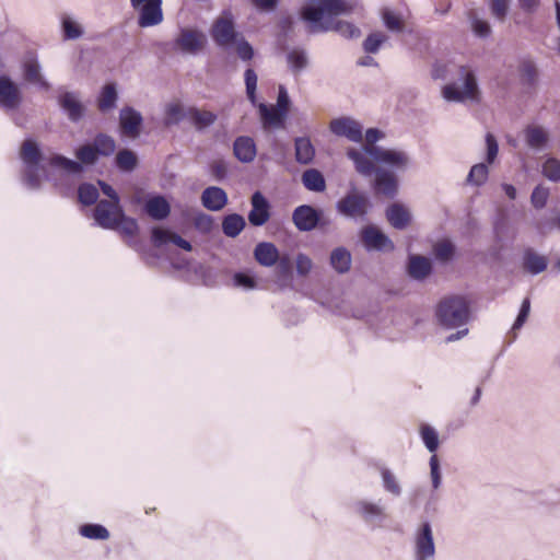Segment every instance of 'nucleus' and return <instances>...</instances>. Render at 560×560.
<instances>
[{
	"mask_svg": "<svg viewBox=\"0 0 560 560\" xmlns=\"http://www.w3.org/2000/svg\"><path fill=\"white\" fill-rule=\"evenodd\" d=\"M372 207L369 196L353 188L336 202L337 211L347 218L364 219Z\"/></svg>",
	"mask_w": 560,
	"mask_h": 560,
	"instance_id": "6",
	"label": "nucleus"
},
{
	"mask_svg": "<svg viewBox=\"0 0 560 560\" xmlns=\"http://www.w3.org/2000/svg\"><path fill=\"white\" fill-rule=\"evenodd\" d=\"M228 195L218 186L207 187L201 194L202 206L210 211H220L228 203Z\"/></svg>",
	"mask_w": 560,
	"mask_h": 560,
	"instance_id": "23",
	"label": "nucleus"
},
{
	"mask_svg": "<svg viewBox=\"0 0 560 560\" xmlns=\"http://www.w3.org/2000/svg\"><path fill=\"white\" fill-rule=\"evenodd\" d=\"M530 312V300L528 298H525L521 304V308L518 312V315L512 326V331L515 332L516 330L521 329L525 322L528 318ZM516 338V334H514L513 339Z\"/></svg>",
	"mask_w": 560,
	"mask_h": 560,
	"instance_id": "59",
	"label": "nucleus"
},
{
	"mask_svg": "<svg viewBox=\"0 0 560 560\" xmlns=\"http://www.w3.org/2000/svg\"><path fill=\"white\" fill-rule=\"evenodd\" d=\"M259 116L265 129L276 128L280 129L284 127L287 115L277 109L275 106L269 107L268 105L260 103L258 105Z\"/></svg>",
	"mask_w": 560,
	"mask_h": 560,
	"instance_id": "26",
	"label": "nucleus"
},
{
	"mask_svg": "<svg viewBox=\"0 0 560 560\" xmlns=\"http://www.w3.org/2000/svg\"><path fill=\"white\" fill-rule=\"evenodd\" d=\"M323 211L310 205H301L293 210L292 221L300 232H310L316 229L322 219Z\"/></svg>",
	"mask_w": 560,
	"mask_h": 560,
	"instance_id": "14",
	"label": "nucleus"
},
{
	"mask_svg": "<svg viewBox=\"0 0 560 560\" xmlns=\"http://www.w3.org/2000/svg\"><path fill=\"white\" fill-rule=\"evenodd\" d=\"M520 74L523 84L535 88L538 81V70L532 60H524L520 65Z\"/></svg>",
	"mask_w": 560,
	"mask_h": 560,
	"instance_id": "46",
	"label": "nucleus"
},
{
	"mask_svg": "<svg viewBox=\"0 0 560 560\" xmlns=\"http://www.w3.org/2000/svg\"><path fill=\"white\" fill-rule=\"evenodd\" d=\"M350 11L351 7L345 0H316L301 9V18L316 30L320 27L319 22L324 16H338Z\"/></svg>",
	"mask_w": 560,
	"mask_h": 560,
	"instance_id": "3",
	"label": "nucleus"
},
{
	"mask_svg": "<svg viewBox=\"0 0 560 560\" xmlns=\"http://www.w3.org/2000/svg\"><path fill=\"white\" fill-rule=\"evenodd\" d=\"M522 267L529 275L536 276L547 269L548 259L546 256L538 254L533 248L527 247L523 252Z\"/></svg>",
	"mask_w": 560,
	"mask_h": 560,
	"instance_id": "24",
	"label": "nucleus"
},
{
	"mask_svg": "<svg viewBox=\"0 0 560 560\" xmlns=\"http://www.w3.org/2000/svg\"><path fill=\"white\" fill-rule=\"evenodd\" d=\"M550 191L549 188L537 185L530 195V202L535 209H542L546 207Z\"/></svg>",
	"mask_w": 560,
	"mask_h": 560,
	"instance_id": "54",
	"label": "nucleus"
},
{
	"mask_svg": "<svg viewBox=\"0 0 560 560\" xmlns=\"http://www.w3.org/2000/svg\"><path fill=\"white\" fill-rule=\"evenodd\" d=\"M124 211L119 203H110L108 200H101L94 209L95 223L103 228L115 230L118 221V215Z\"/></svg>",
	"mask_w": 560,
	"mask_h": 560,
	"instance_id": "17",
	"label": "nucleus"
},
{
	"mask_svg": "<svg viewBox=\"0 0 560 560\" xmlns=\"http://www.w3.org/2000/svg\"><path fill=\"white\" fill-rule=\"evenodd\" d=\"M542 175L553 183L560 182V160L548 158L542 164Z\"/></svg>",
	"mask_w": 560,
	"mask_h": 560,
	"instance_id": "52",
	"label": "nucleus"
},
{
	"mask_svg": "<svg viewBox=\"0 0 560 560\" xmlns=\"http://www.w3.org/2000/svg\"><path fill=\"white\" fill-rule=\"evenodd\" d=\"M163 0H130L131 8L138 12V25L151 27L163 21Z\"/></svg>",
	"mask_w": 560,
	"mask_h": 560,
	"instance_id": "8",
	"label": "nucleus"
},
{
	"mask_svg": "<svg viewBox=\"0 0 560 560\" xmlns=\"http://www.w3.org/2000/svg\"><path fill=\"white\" fill-rule=\"evenodd\" d=\"M61 31L66 40H75L84 33L82 25L68 14L61 18Z\"/></svg>",
	"mask_w": 560,
	"mask_h": 560,
	"instance_id": "43",
	"label": "nucleus"
},
{
	"mask_svg": "<svg viewBox=\"0 0 560 560\" xmlns=\"http://www.w3.org/2000/svg\"><path fill=\"white\" fill-rule=\"evenodd\" d=\"M525 139L529 148L541 150L546 147L549 136L548 132L539 126H528L525 129Z\"/></svg>",
	"mask_w": 560,
	"mask_h": 560,
	"instance_id": "40",
	"label": "nucleus"
},
{
	"mask_svg": "<svg viewBox=\"0 0 560 560\" xmlns=\"http://www.w3.org/2000/svg\"><path fill=\"white\" fill-rule=\"evenodd\" d=\"M430 478L433 490H439L442 485V472L440 460L436 454H433L429 460Z\"/></svg>",
	"mask_w": 560,
	"mask_h": 560,
	"instance_id": "57",
	"label": "nucleus"
},
{
	"mask_svg": "<svg viewBox=\"0 0 560 560\" xmlns=\"http://www.w3.org/2000/svg\"><path fill=\"white\" fill-rule=\"evenodd\" d=\"M187 117L197 130H203L217 120V115L212 112L200 110L197 107H190L187 110Z\"/></svg>",
	"mask_w": 560,
	"mask_h": 560,
	"instance_id": "37",
	"label": "nucleus"
},
{
	"mask_svg": "<svg viewBox=\"0 0 560 560\" xmlns=\"http://www.w3.org/2000/svg\"><path fill=\"white\" fill-rule=\"evenodd\" d=\"M115 230L120 231L122 234L132 236L138 232V223L137 220L130 217H127L124 212L118 215V221Z\"/></svg>",
	"mask_w": 560,
	"mask_h": 560,
	"instance_id": "53",
	"label": "nucleus"
},
{
	"mask_svg": "<svg viewBox=\"0 0 560 560\" xmlns=\"http://www.w3.org/2000/svg\"><path fill=\"white\" fill-rule=\"evenodd\" d=\"M488 176H489L488 166L485 163H478V164H475L471 166V168L467 175L466 182L469 185L479 187L487 182Z\"/></svg>",
	"mask_w": 560,
	"mask_h": 560,
	"instance_id": "47",
	"label": "nucleus"
},
{
	"mask_svg": "<svg viewBox=\"0 0 560 560\" xmlns=\"http://www.w3.org/2000/svg\"><path fill=\"white\" fill-rule=\"evenodd\" d=\"M330 131L338 136L345 137L352 142H361L363 139V129L359 121L351 117L335 118L329 124Z\"/></svg>",
	"mask_w": 560,
	"mask_h": 560,
	"instance_id": "15",
	"label": "nucleus"
},
{
	"mask_svg": "<svg viewBox=\"0 0 560 560\" xmlns=\"http://www.w3.org/2000/svg\"><path fill=\"white\" fill-rule=\"evenodd\" d=\"M57 103L67 118L78 124L85 116L86 107L80 100L78 92L63 91L57 97Z\"/></svg>",
	"mask_w": 560,
	"mask_h": 560,
	"instance_id": "11",
	"label": "nucleus"
},
{
	"mask_svg": "<svg viewBox=\"0 0 560 560\" xmlns=\"http://www.w3.org/2000/svg\"><path fill=\"white\" fill-rule=\"evenodd\" d=\"M362 150L375 162L389 165L398 171H405L410 162L409 155L400 150L383 147H363Z\"/></svg>",
	"mask_w": 560,
	"mask_h": 560,
	"instance_id": "9",
	"label": "nucleus"
},
{
	"mask_svg": "<svg viewBox=\"0 0 560 560\" xmlns=\"http://www.w3.org/2000/svg\"><path fill=\"white\" fill-rule=\"evenodd\" d=\"M382 19L384 22V25L387 30L392 32H402L404 31V22L400 20L399 16L395 15L389 10H384L382 14Z\"/></svg>",
	"mask_w": 560,
	"mask_h": 560,
	"instance_id": "61",
	"label": "nucleus"
},
{
	"mask_svg": "<svg viewBox=\"0 0 560 560\" xmlns=\"http://www.w3.org/2000/svg\"><path fill=\"white\" fill-rule=\"evenodd\" d=\"M42 68L36 59L23 63V78L26 82L37 85L40 90L49 91L50 83L43 77Z\"/></svg>",
	"mask_w": 560,
	"mask_h": 560,
	"instance_id": "29",
	"label": "nucleus"
},
{
	"mask_svg": "<svg viewBox=\"0 0 560 560\" xmlns=\"http://www.w3.org/2000/svg\"><path fill=\"white\" fill-rule=\"evenodd\" d=\"M235 158L242 163H249L256 156V144L250 137H237L233 144Z\"/></svg>",
	"mask_w": 560,
	"mask_h": 560,
	"instance_id": "31",
	"label": "nucleus"
},
{
	"mask_svg": "<svg viewBox=\"0 0 560 560\" xmlns=\"http://www.w3.org/2000/svg\"><path fill=\"white\" fill-rule=\"evenodd\" d=\"M294 158L301 165H310L315 159V148L308 137L294 139Z\"/></svg>",
	"mask_w": 560,
	"mask_h": 560,
	"instance_id": "30",
	"label": "nucleus"
},
{
	"mask_svg": "<svg viewBox=\"0 0 560 560\" xmlns=\"http://www.w3.org/2000/svg\"><path fill=\"white\" fill-rule=\"evenodd\" d=\"M252 209L248 212L247 219L253 226H262L270 219V202L262 195L261 191H255L250 197Z\"/></svg>",
	"mask_w": 560,
	"mask_h": 560,
	"instance_id": "18",
	"label": "nucleus"
},
{
	"mask_svg": "<svg viewBox=\"0 0 560 560\" xmlns=\"http://www.w3.org/2000/svg\"><path fill=\"white\" fill-rule=\"evenodd\" d=\"M24 101L23 91L9 74L0 73V109L4 113L18 110Z\"/></svg>",
	"mask_w": 560,
	"mask_h": 560,
	"instance_id": "7",
	"label": "nucleus"
},
{
	"mask_svg": "<svg viewBox=\"0 0 560 560\" xmlns=\"http://www.w3.org/2000/svg\"><path fill=\"white\" fill-rule=\"evenodd\" d=\"M380 474L384 490L394 497H400L402 493V489L397 477L393 474V471L387 467L383 466L380 468Z\"/></svg>",
	"mask_w": 560,
	"mask_h": 560,
	"instance_id": "45",
	"label": "nucleus"
},
{
	"mask_svg": "<svg viewBox=\"0 0 560 560\" xmlns=\"http://www.w3.org/2000/svg\"><path fill=\"white\" fill-rule=\"evenodd\" d=\"M211 36L218 46L226 48L233 45L242 35L235 30L232 15L224 12L222 16L214 21Z\"/></svg>",
	"mask_w": 560,
	"mask_h": 560,
	"instance_id": "10",
	"label": "nucleus"
},
{
	"mask_svg": "<svg viewBox=\"0 0 560 560\" xmlns=\"http://www.w3.org/2000/svg\"><path fill=\"white\" fill-rule=\"evenodd\" d=\"M436 319L444 329H457L445 338L446 343L455 342L468 335L466 325L470 318L468 301L459 295L443 299L436 307Z\"/></svg>",
	"mask_w": 560,
	"mask_h": 560,
	"instance_id": "1",
	"label": "nucleus"
},
{
	"mask_svg": "<svg viewBox=\"0 0 560 560\" xmlns=\"http://www.w3.org/2000/svg\"><path fill=\"white\" fill-rule=\"evenodd\" d=\"M351 253L346 247L339 246L331 250L329 264L337 273H347L351 268Z\"/></svg>",
	"mask_w": 560,
	"mask_h": 560,
	"instance_id": "34",
	"label": "nucleus"
},
{
	"mask_svg": "<svg viewBox=\"0 0 560 560\" xmlns=\"http://www.w3.org/2000/svg\"><path fill=\"white\" fill-rule=\"evenodd\" d=\"M144 210L152 219L161 221L170 215L171 206L163 196L159 195L147 200Z\"/></svg>",
	"mask_w": 560,
	"mask_h": 560,
	"instance_id": "33",
	"label": "nucleus"
},
{
	"mask_svg": "<svg viewBox=\"0 0 560 560\" xmlns=\"http://www.w3.org/2000/svg\"><path fill=\"white\" fill-rule=\"evenodd\" d=\"M236 46V54L238 58L243 61H249L254 57V48L253 46L244 38V36H240V38L234 43Z\"/></svg>",
	"mask_w": 560,
	"mask_h": 560,
	"instance_id": "62",
	"label": "nucleus"
},
{
	"mask_svg": "<svg viewBox=\"0 0 560 560\" xmlns=\"http://www.w3.org/2000/svg\"><path fill=\"white\" fill-rule=\"evenodd\" d=\"M98 196V190L93 184L83 183L78 188L79 201L84 206L94 205L97 201Z\"/></svg>",
	"mask_w": 560,
	"mask_h": 560,
	"instance_id": "49",
	"label": "nucleus"
},
{
	"mask_svg": "<svg viewBox=\"0 0 560 560\" xmlns=\"http://www.w3.org/2000/svg\"><path fill=\"white\" fill-rule=\"evenodd\" d=\"M254 258L264 267H272L279 259V250L273 243L260 242L254 248Z\"/></svg>",
	"mask_w": 560,
	"mask_h": 560,
	"instance_id": "27",
	"label": "nucleus"
},
{
	"mask_svg": "<svg viewBox=\"0 0 560 560\" xmlns=\"http://www.w3.org/2000/svg\"><path fill=\"white\" fill-rule=\"evenodd\" d=\"M387 40V36L382 32H373L368 35L362 46L366 54H376L382 45Z\"/></svg>",
	"mask_w": 560,
	"mask_h": 560,
	"instance_id": "51",
	"label": "nucleus"
},
{
	"mask_svg": "<svg viewBox=\"0 0 560 560\" xmlns=\"http://www.w3.org/2000/svg\"><path fill=\"white\" fill-rule=\"evenodd\" d=\"M20 156L24 163L23 183L31 190H37L42 187V174L45 172L40 166L43 153L36 141L26 139L22 147Z\"/></svg>",
	"mask_w": 560,
	"mask_h": 560,
	"instance_id": "2",
	"label": "nucleus"
},
{
	"mask_svg": "<svg viewBox=\"0 0 560 560\" xmlns=\"http://www.w3.org/2000/svg\"><path fill=\"white\" fill-rule=\"evenodd\" d=\"M374 189L386 197L393 198L397 194L398 180L392 172L378 167L375 171Z\"/></svg>",
	"mask_w": 560,
	"mask_h": 560,
	"instance_id": "22",
	"label": "nucleus"
},
{
	"mask_svg": "<svg viewBox=\"0 0 560 560\" xmlns=\"http://www.w3.org/2000/svg\"><path fill=\"white\" fill-rule=\"evenodd\" d=\"M486 161L487 163L492 164L498 156L499 144L495 137L491 132L486 135Z\"/></svg>",
	"mask_w": 560,
	"mask_h": 560,
	"instance_id": "63",
	"label": "nucleus"
},
{
	"mask_svg": "<svg viewBox=\"0 0 560 560\" xmlns=\"http://www.w3.org/2000/svg\"><path fill=\"white\" fill-rule=\"evenodd\" d=\"M432 272L431 260L421 255L409 257L408 273L415 280H423Z\"/></svg>",
	"mask_w": 560,
	"mask_h": 560,
	"instance_id": "32",
	"label": "nucleus"
},
{
	"mask_svg": "<svg viewBox=\"0 0 560 560\" xmlns=\"http://www.w3.org/2000/svg\"><path fill=\"white\" fill-rule=\"evenodd\" d=\"M360 238L368 252H390L395 248L393 241L374 225L364 226L360 231Z\"/></svg>",
	"mask_w": 560,
	"mask_h": 560,
	"instance_id": "12",
	"label": "nucleus"
},
{
	"mask_svg": "<svg viewBox=\"0 0 560 560\" xmlns=\"http://www.w3.org/2000/svg\"><path fill=\"white\" fill-rule=\"evenodd\" d=\"M115 164L119 171L131 173L138 166V156L130 149H121L116 154Z\"/></svg>",
	"mask_w": 560,
	"mask_h": 560,
	"instance_id": "41",
	"label": "nucleus"
},
{
	"mask_svg": "<svg viewBox=\"0 0 560 560\" xmlns=\"http://www.w3.org/2000/svg\"><path fill=\"white\" fill-rule=\"evenodd\" d=\"M186 116H187V113L186 114L184 113V110L179 104H171L166 108L165 125L166 126L177 125Z\"/></svg>",
	"mask_w": 560,
	"mask_h": 560,
	"instance_id": "60",
	"label": "nucleus"
},
{
	"mask_svg": "<svg viewBox=\"0 0 560 560\" xmlns=\"http://www.w3.org/2000/svg\"><path fill=\"white\" fill-rule=\"evenodd\" d=\"M143 117L131 106H125L119 112V128L122 136L137 139L141 133Z\"/></svg>",
	"mask_w": 560,
	"mask_h": 560,
	"instance_id": "16",
	"label": "nucleus"
},
{
	"mask_svg": "<svg viewBox=\"0 0 560 560\" xmlns=\"http://www.w3.org/2000/svg\"><path fill=\"white\" fill-rule=\"evenodd\" d=\"M118 92L115 83L105 84L97 97V108L101 113H108L116 108Z\"/></svg>",
	"mask_w": 560,
	"mask_h": 560,
	"instance_id": "36",
	"label": "nucleus"
},
{
	"mask_svg": "<svg viewBox=\"0 0 560 560\" xmlns=\"http://www.w3.org/2000/svg\"><path fill=\"white\" fill-rule=\"evenodd\" d=\"M455 246L450 241H442L435 244L434 255L441 261H448L454 257Z\"/></svg>",
	"mask_w": 560,
	"mask_h": 560,
	"instance_id": "56",
	"label": "nucleus"
},
{
	"mask_svg": "<svg viewBox=\"0 0 560 560\" xmlns=\"http://www.w3.org/2000/svg\"><path fill=\"white\" fill-rule=\"evenodd\" d=\"M151 240L155 247H162L167 243H173L174 245L178 246L179 248L186 252H190L192 249L191 244L177 233H173L166 229L158 226L152 229Z\"/></svg>",
	"mask_w": 560,
	"mask_h": 560,
	"instance_id": "21",
	"label": "nucleus"
},
{
	"mask_svg": "<svg viewBox=\"0 0 560 560\" xmlns=\"http://www.w3.org/2000/svg\"><path fill=\"white\" fill-rule=\"evenodd\" d=\"M510 0H489V8L492 15L503 22L509 12Z\"/></svg>",
	"mask_w": 560,
	"mask_h": 560,
	"instance_id": "58",
	"label": "nucleus"
},
{
	"mask_svg": "<svg viewBox=\"0 0 560 560\" xmlns=\"http://www.w3.org/2000/svg\"><path fill=\"white\" fill-rule=\"evenodd\" d=\"M537 229L541 233H548L552 230H560V212L552 219L540 220L537 223Z\"/></svg>",
	"mask_w": 560,
	"mask_h": 560,
	"instance_id": "64",
	"label": "nucleus"
},
{
	"mask_svg": "<svg viewBox=\"0 0 560 560\" xmlns=\"http://www.w3.org/2000/svg\"><path fill=\"white\" fill-rule=\"evenodd\" d=\"M246 95L252 104L256 103L257 74L254 69L248 68L244 73Z\"/></svg>",
	"mask_w": 560,
	"mask_h": 560,
	"instance_id": "55",
	"label": "nucleus"
},
{
	"mask_svg": "<svg viewBox=\"0 0 560 560\" xmlns=\"http://www.w3.org/2000/svg\"><path fill=\"white\" fill-rule=\"evenodd\" d=\"M459 77L463 80L462 86L457 83L446 84L442 94L448 102H465L466 100L478 101L479 89L474 72L468 71L465 67H459Z\"/></svg>",
	"mask_w": 560,
	"mask_h": 560,
	"instance_id": "5",
	"label": "nucleus"
},
{
	"mask_svg": "<svg viewBox=\"0 0 560 560\" xmlns=\"http://www.w3.org/2000/svg\"><path fill=\"white\" fill-rule=\"evenodd\" d=\"M353 510L365 523L381 522L386 517L385 508L380 503L368 500H359L353 504Z\"/></svg>",
	"mask_w": 560,
	"mask_h": 560,
	"instance_id": "20",
	"label": "nucleus"
},
{
	"mask_svg": "<svg viewBox=\"0 0 560 560\" xmlns=\"http://www.w3.org/2000/svg\"><path fill=\"white\" fill-rule=\"evenodd\" d=\"M287 61L290 70L298 74L307 67L308 57L304 49L293 48L287 54Z\"/></svg>",
	"mask_w": 560,
	"mask_h": 560,
	"instance_id": "42",
	"label": "nucleus"
},
{
	"mask_svg": "<svg viewBox=\"0 0 560 560\" xmlns=\"http://www.w3.org/2000/svg\"><path fill=\"white\" fill-rule=\"evenodd\" d=\"M303 186L314 192H323L326 189L324 175L316 168H307L302 174Z\"/></svg>",
	"mask_w": 560,
	"mask_h": 560,
	"instance_id": "39",
	"label": "nucleus"
},
{
	"mask_svg": "<svg viewBox=\"0 0 560 560\" xmlns=\"http://www.w3.org/2000/svg\"><path fill=\"white\" fill-rule=\"evenodd\" d=\"M386 219L394 229L401 231L409 225L411 214L404 205L395 202L387 207Z\"/></svg>",
	"mask_w": 560,
	"mask_h": 560,
	"instance_id": "25",
	"label": "nucleus"
},
{
	"mask_svg": "<svg viewBox=\"0 0 560 560\" xmlns=\"http://www.w3.org/2000/svg\"><path fill=\"white\" fill-rule=\"evenodd\" d=\"M222 232L225 236L235 238L246 226V221L243 215L238 213H231L222 220Z\"/></svg>",
	"mask_w": 560,
	"mask_h": 560,
	"instance_id": "38",
	"label": "nucleus"
},
{
	"mask_svg": "<svg viewBox=\"0 0 560 560\" xmlns=\"http://www.w3.org/2000/svg\"><path fill=\"white\" fill-rule=\"evenodd\" d=\"M98 156H110L116 150V142L109 135L100 132L92 142Z\"/></svg>",
	"mask_w": 560,
	"mask_h": 560,
	"instance_id": "44",
	"label": "nucleus"
},
{
	"mask_svg": "<svg viewBox=\"0 0 560 560\" xmlns=\"http://www.w3.org/2000/svg\"><path fill=\"white\" fill-rule=\"evenodd\" d=\"M434 556L435 545L432 527L429 522H424L416 535L415 560H433Z\"/></svg>",
	"mask_w": 560,
	"mask_h": 560,
	"instance_id": "13",
	"label": "nucleus"
},
{
	"mask_svg": "<svg viewBox=\"0 0 560 560\" xmlns=\"http://www.w3.org/2000/svg\"><path fill=\"white\" fill-rule=\"evenodd\" d=\"M420 434L427 450L434 454L439 447V434L435 429L429 424H422Z\"/></svg>",
	"mask_w": 560,
	"mask_h": 560,
	"instance_id": "50",
	"label": "nucleus"
},
{
	"mask_svg": "<svg viewBox=\"0 0 560 560\" xmlns=\"http://www.w3.org/2000/svg\"><path fill=\"white\" fill-rule=\"evenodd\" d=\"M79 532L89 539L105 540L109 537V532L101 524H84L80 526Z\"/></svg>",
	"mask_w": 560,
	"mask_h": 560,
	"instance_id": "48",
	"label": "nucleus"
},
{
	"mask_svg": "<svg viewBox=\"0 0 560 560\" xmlns=\"http://www.w3.org/2000/svg\"><path fill=\"white\" fill-rule=\"evenodd\" d=\"M368 154L363 151L350 148L347 151V156L353 162L355 171L363 176H371L375 174L377 170L374 163L366 156Z\"/></svg>",
	"mask_w": 560,
	"mask_h": 560,
	"instance_id": "35",
	"label": "nucleus"
},
{
	"mask_svg": "<svg viewBox=\"0 0 560 560\" xmlns=\"http://www.w3.org/2000/svg\"><path fill=\"white\" fill-rule=\"evenodd\" d=\"M202 46L201 35L196 31L182 30L174 42V47L184 52L195 54Z\"/></svg>",
	"mask_w": 560,
	"mask_h": 560,
	"instance_id": "28",
	"label": "nucleus"
},
{
	"mask_svg": "<svg viewBox=\"0 0 560 560\" xmlns=\"http://www.w3.org/2000/svg\"><path fill=\"white\" fill-rule=\"evenodd\" d=\"M75 156L78 161L55 153L48 159V164L52 167L63 170L67 174L79 175L83 172V164L94 165L100 158L92 143L81 145L75 151Z\"/></svg>",
	"mask_w": 560,
	"mask_h": 560,
	"instance_id": "4",
	"label": "nucleus"
},
{
	"mask_svg": "<svg viewBox=\"0 0 560 560\" xmlns=\"http://www.w3.org/2000/svg\"><path fill=\"white\" fill-rule=\"evenodd\" d=\"M320 28L313 30L311 24H308V30L311 33L318 32H328L335 31L345 38H358L361 34L360 30L352 23L346 21H328L325 16L319 22Z\"/></svg>",
	"mask_w": 560,
	"mask_h": 560,
	"instance_id": "19",
	"label": "nucleus"
}]
</instances>
